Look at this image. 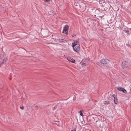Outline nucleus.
Returning a JSON list of instances; mask_svg holds the SVG:
<instances>
[{
	"label": "nucleus",
	"instance_id": "nucleus-1",
	"mask_svg": "<svg viewBox=\"0 0 131 131\" xmlns=\"http://www.w3.org/2000/svg\"><path fill=\"white\" fill-rule=\"evenodd\" d=\"M49 30L48 29H42L41 30V33L42 36L43 37H47L48 36Z\"/></svg>",
	"mask_w": 131,
	"mask_h": 131
},
{
	"label": "nucleus",
	"instance_id": "nucleus-2",
	"mask_svg": "<svg viewBox=\"0 0 131 131\" xmlns=\"http://www.w3.org/2000/svg\"><path fill=\"white\" fill-rule=\"evenodd\" d=\"M103 122L101 120L97 121L95 123V125L97 128L102 127L103 126Z\"/></svg>",
	"mask_w": 131,
	"mask_h": 131
},
{
	"label": "nucleus",
	"instance_id": "nucleus-3",
	"mask_svg": "<svg viewBox=\"0 0 131 131\" xmlns=\"http://www.w3.org/2000/svg\"><path fill=\"white\" fill-rule=\"evenodd\" d=\"M109 60L105 59H103L100 60V62L102 64L104 65H106L109 62Z\"/></svg>",
	"mask_w": 131,
	"mask_h": 131
},
{
	"label": "nucleus",
	"instance_id": "nucleus-4",
	"mask_svg": "<svg viewBox=\"0 0 131 131\" xmlns=\"http://www.w3.org/2000/svg\"><path fill=\"white\" fill-rule=\"evenodd\" d=\"M129 63L128 62L124 61L122 63V66L123 69L127 68L129 66Z\"/></svg>",
	"mask_w": 131,
	"mask_h": 131
},
{
	"label": "nucleus",
	"instance_id": "nucleus-5",
	"mask_svg": "<svg viewBox=\"0 0 131 131\" xmlns=\"http://www.w3.org/2000/svg\"><path fill=\"white\" fill-rule=\"evenodd\" d=\"M69 28V26L68 25H65L63 28V32L67 35L68 34V30Z\"/></svg>",
	"mask_w": 131,
	"mask_h": 131
},
{
	"label": "nucleus",
	"instance_id": "nucleus-6",
	"mask_svg": "<svg viewBox=\"0 0 131 131\" xmlns=\"http://www.w3.org/2000/svg\"><path fill=\"white\" fill-rule=\"evenodd\" d=\"M74 51L77 52H78L80 50V46L79 45H78V46H75L73 48Z\"/></svg>",
	"mask_w": 131,
	"mask_h": 131
},
{
	"label": "nucleus",
	"instance_id": "nucleus-7",
	"mask_svg": "<svg viewBox=\"0 0 131 131\" xmlns=\"http://www.w3.org/2000/svg\"><path fill=\"white\" fill-rule=\"evenodd\" d=\"M89 63V61H88L87 60L84 61L82 64V67H83L84 66L88 65Z\"/></svg>",
	"mask_w": 131,
	"mask_h": 131
},
{
	"label": "nucleus",
	"instance_id": "nucleus-8",
	"mask_svg": "<svg viewBox=\"0 0 131 131\" xmlns=\"http://www.w3.org/2000/svg\"><path fill=\"white\" fill-rule=\"evenodd\" d=\"M57 40L59 42L61 43H65L66 42V41L65 40L63 39L60 38H59L58 39H57Z\"/></svg>",
	"mask_w": 131,
	"mask_h": 131
},
{
	"label": "nucleus",
	"instance_id": "nucleus-9",
	"mask_svg": "<svg viewBox=\"0 0 131 131\" xmlns=\"http://www.w3.org/2000/svg\"><path fill=\"white\" fill-rule=\"evenodd\" d=\"M67 59L68 61L72 63H74L75 61L73 59L69 57H68Z\"/></svg>",
	"mask_w": 131,
	"mask_h": 131
},
{
	"label": "nucleus",
	"instance_id": "nucleus-10",
	"mask_svg": "<svg viewBox=\"0 0 131 131\" xmlns=\"http://www.w3.org/2000/svg\"><path fill=\"white\" fill-rule=\"evenodd\" d=\"M114 103L115 104H117L118 103L117 99L116 97H115L114 98Z\"/></svg>",
	"mask_w": 131,
	"mask_h": 131
},
{
	"label": "nucleus",
	"instance_id": "nucleus-11",
	"mask_svg": "<svg viewBox=\"0 0 131 131\" xmlns=\"http://www.w3.org/2000/svg\"><path fill=\"white\" fill-rule=\"evenodd\" d=\"M79 41H78L77 40H74V42H73L74 43V44H75V45H78V44L79 43Z\"/></svg>",
	"mask_w": 131,
	"mask_h": 131
},
{
	"label": "nucleus",
	"instance_id": "nucleus-12",
	"mask_svg": "<svg viewBox=\"0 0 131 131\" xmlns=\"http://www.w3.org/2000/svg\"><path fill=\"white\" fill-rule=\"evenodd\" d=\"M99 3L100 4H102L103 3H104L105 2V0H99Z\"/></svg>",
	"mask_w": 131,
	"mask_h": 131
},
{
	"label": "nucleus",
	"instance_id": "nucleus-13",
	"mask_svg": "<svg viewBox=\"0 0 131 131\" xmlns=\"http://www.w3.org/2000/svg\"><path fill=\"white\" fill-rule=\"evenodd\" d=\"M110 104V102L109 101H105L104 102V104L105 105H107L109 104Z\"/></svg>",
	"mask_w": 131,
	"mask_h": 131
},
{
	"label": "nucleus",
	"instance_id": "nucleus-14",
	"mask_svg": "<svg viewBox=\"0 0 131 131\" xmlns=\"http://www.w3.org/2000/svg\"><path fill=\"white\" fill-rule=\"evenodd\" d=\"M122 91L125 94H126L127 93V92L126 90L124 88H123V89H122Z\"/></svg>",
	"mask_w": 131,
	"mask_h": 131
},
{
	"label": "nucleus",
	"instance_id": "nucleus-15",
	"mask_svg": "<svg viewBox=\"0 0 131 131\" xmlns=\"http://www.w3.org/2000/svg\"><path fill=\"white\" fill-rule=\"evenodd\" d=\"M123 88L122 87H118L117 88V89L118 90L120 91H122V89H123Z\"/></svg>",
	"mask_w": 131,
	"mask_h": 131
},
{
	"label": "nucleus",
	"instance_id": "nucleus-16",
	"mask_svg": "<svg viewBox=\"0 0 131 131\" xmlns=\"http://www.w3.org/2000/svg\"><path fill=\"white\" fill-rule=\"evenodd\" d=\"M83 111L81 110L79 112L80 115L81 116H83V114L82 113V112H83Z\"/></svg>",
	"mask_w": 131,
	"mask_h": 131
},
{
	"label": "nucleus",
	"instance_id": "nucleus-17",
	"mask_svg": "<svg viewBox=\"0 0 131 131\" xmlns=\"http://www.w3.org/2000/svg\"><path fill=\"white\" fill-rule=\"evenodd\" d=\"M6 59L5 58H4V59H3V60L2 61V63H4V62H6Z\"/></svg>",
	"mask_w": 131,
	"mask_h": 131
},
{
	"label": "nucleus",
	"instance_id": "nucleus-18",
	"mask_svg": "<svg viewBox=\"0 0 131 131\" xmlns=\"http://www.w3.org/2000/svg\"><path fill=\"white\" fill-rule=\"evenodd\" d=\"M76 45H75V44H74V43L73 42L72 43V46L73 47V48H74V47L76 46Z\"/></svg>",
	"mask_w": 131,
	"mask_h": 131
},
{
	"label": "nucleus",
	"instance_id": "nucleus-19",
	"mask_svg": "<svg viewBox=\"0 0 131 131\" xmlns=\"http://www.w3.org/2000/svg\"><path fill=\"white\" fill-rule=\"evenodd\" d=\"M45 2H48L50 1V0H44Z\"/></svg>",
	"mask_w": 131,
	"mask_h": 131
},
{
	"label": "nucleus",
	"instance_id": "nucleus-20",
	"mask_svg": "<svg viewBox=\"0 0 131 131\" xmlns=\"http://www.w3.org/2000/svg\"><path fill=\"white\" fill-rule=\"evenodd\" d=\"M112 96L113 97H114V98L115 97H117V96L116 95H115V94H113Z\"/></svg>",
	"mask_w": 131,
	"mask_h": 131
},
{
	"label": "nucleus",
	"instance_id": "nucleus-21",
	"mask_svg": "<svg viewBox=\"0 0 131 131\" xmlns=\"http://www.w3.org/2000/svg\"><path fill=\"white\" fill-rule=\"evenodd\" d=\"M20 108L22 110H23L24 109V107L23 106H20Z\"/></svg>",
	"mask_w": 131,
	"mask_h": 131
},
{
	"label": "nucleus",
	"instance_id": "nucleus-22",
	"mask_svg": "<svg viewBox=\"0 0 131 131\" xmlns=\"http://www.w3.org/2000/svg\"><path fill=\"white\" fill-rule=\"evenodd\" d=\"M126 32L129 34L128 33L129 32V30H126Z\"/></svg>",
	"mask_w": 131,
	"mask_h": 131
},
{
	"label": "nucleus",
	"instance_id": "nucleus-23",
	"mask_svg": "<svg viewBox=\"0 0 131 131\" xmlns=\"http://www.w3.org/2000/svg\"><path fill=\"white\" fill-rule=\"evenodd\" d=\"M76 36V35H72V37H74L75 36Z\"/></svg>",
	"mask_w": 131,
	"mask_h": 131
},
{
	"label": "nucleus",
	"instance_id": "nucleus-24",
	"mask_svg": "<svg viewBox=\"0 0 131 131\" xmlns=\"http://www.w3.org/2000/svg\"><path fill=\"white\" fill-rule=\"evenodd\" d=\"M76 129H74L72 130H71V131H75Z\"/></svg>",
	"mask_w": 131,
	"mask_h": 131
},
{
	"label": "nucleus",
	"instance_id": "nucleus-25",
	"mask_svg": "<svg viewBox=\"0 0 131 131\" xmlns=\"http://www.w3.org/2000/svg\"><path fill=\"white\" fill-rule=\"evenodd\" d=\"M38 107L37 106H35V107Z\"/></svg>",
	"mask_w": 131,
	"mask_h": 131
},
{
	"label": "nucleus",
	"instance_id": "nucleus-26",
	"mask_svg": "<svg viewBox=\"0 0 131 131\" xmlns=\"http://www.w3.org/2000/svg\"><path fill=\"white\" fill-rule=\"evenodd\" d=\"M55 107H54V109H55Z\"/></svg>",
	"mask_w": 131,
	"mask_h": 131
},
{
	"label": "nucleus",
	"instance_id": "nucleus-27",
	"mask_svg": "<svg viewBox=\"0 0 131 131\" xmlns=\"http://www.w3.org/2000/svg\"><path fill=\"white\" fill-rule=\"evenodd\" d=\"M112 31V30H110V31Z\"/></svg>",
	"mask_w": 131,
	"mask_h": 131
},
{
	"label": "nucleus",
	"instance_id": "nucleus-28",
	"mask_svg": "<svg viewBox=\"0 0 131 131\" xmlns=\"http://www.w3.org/2000/svg\"><path fill=\"white\" fill-rule=\"evenodd\" d=\"M1 66V64H0V67Z\"/></svg>",
	"mask_w": 131,
	"mask_h": 131
},
{
	"label": "nucleus",
	"instance_id": "nucleus-29",
	"mask_svg": "<svg viewBox=\"0 0 131 131\" xmlns=\"http://www.w3.org/2000/svg\"><path fill=\"white\" fill-rule=\"evenodd\" d=\"M2 63H1V64H0L1 65V64H2Z\"/></svg>",
	"mask_w": 131,
	"mask_h": 131
}]
</instances>
